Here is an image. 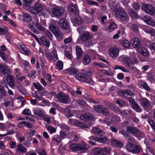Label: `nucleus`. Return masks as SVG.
Masks as SVG:
<instances>
[{
	"label": "nucleus",
	"mask_w": 155,
	"mask_h": 155,
	"mask_svg": "<svg viewBox=\"0 0 155 155\" xmlns=\"http://www.w3.org/2000/svg\"><path fill=\"white\" fill-rule=\"evenodd\" d=\"M92 74L91 72H87V74L80 73L76 74L75 78L79 81L89 83L92 85L94 84V82L90 76Z\"/></svg>",
	"instance_id": "obj_1"
},
{
	"label": "nucleus",
	"mask_w": 155,
	"mask_h": 155,
	"mask_svg": "<svg viewBox=\"0 0 155 155\" xmlns=\"http://www.w3.org/2000/svg\"><path fill=\"white\" fill-rule=\"evenodd\" d=\"M69 148L73 151L76 152L80 151L81 153H84L88 150L86 145L81 144L72 143L70 146Z\"/></svg>",
	"instance_id": "obj_2"
},
{
	"label": "nucleus",
	"mask_w": 155,
	"mask_h": 155,
	"mask_svg": "<svg viewBox=\"0 0 155 155\" xmlns=\"http://www.w3.org/2000/svg\"><path fill=\"white\" fill-rule=\"evenodd\" d=\"M114 13L116 17L123 21H126L128 19L127 14L123 9L116 8L114 10Z\"/></svg>",
	"instance_id": "obj_3"
},
{
	"label": "nucleus",
	"mask_w": 155,
	"mask_h": 155,
	"mask_svg": "<svg viewBox=\"0 0 155 155\" xmlns=\"http://www.w3.org/2000/svg\"><path fill=\"white\" fill-rule=\"evenodd\" d=\"M126 149L128 152L136 154L140 153L142 150V148L140 146L130 143L127 145Z\"/></svg>",
	"instance_id": "obj_4"
},
{
	"label": "nucleus",
	"mask_w": 155,
	"mask_h": 155,
	"mask_svg": "<svg viewBox=\"0 0 155 155\" xmlns=\"http://www.w3.org/2000/svg\"><path fill=\"white\" fill-rule=\"evenodd\" d=\"M94 110L99 114L102 113L104 115L108 117L110 113L108 109L105 106L101 105H97L94 107Z\"/></svg>",
	"instance_id": "obj_5"
},
{
	"label": "nucleus",
	"mask_w": 155,
	"mask_h": 155,
	"mask_svg": "<svg viewBox=\"0 0 155 155\" xmlns=\"http://www.w3.org/2000/svg\"><path fill=\"white\" fill-rule=\"evenodd\" d=\"M50 28L58 41H60L63 39L64 34L62 31L59 30L58 28L52 25H50Z\"/></svg>",
	"instance_id": "obj_6"
},
{
	"label": "nucleus",
	"mask_w": 155,
	"mask_h": 155,
	"mask_svg": "<svg viewBox=\"0 0 155 155\" xmlns=\"http://www.w3.org/2000/svg\"><path fill=\"white\" fill-rule=\"evenodd\" d=\"M141 8L147 14L152 15H155V8L150 4H142L141 5Z\"/></svg>",
	"instance_id": "obj_7"
},
{
	"label": "nucleus",
	"mask_w": 155,
	"mask_h": 155,
	"mask_svg": "<svg viewBox=\"0 0 155 155\" xmlns=\"http://www.w3.org/2000/svg\"><path fill=\"white\" fill-rule=\"evenodd\" d=\"M93 38L92 35L90 32L87 31L84 32L80 36V38L77 39L76 42L78 44H80L81 41L82 42H85Z\"/></svg>",
	"instance_id": "obj_8"
},
{
	"label": "nucleus",
	"mask_w": 155,
	"mask_h": 155,
	"mask_svg": "<svg viewBox=\"0 0 155 155\" xmlns=\"http://www.w3.org/2000/svg\"><path fill=\"white\" fill-rule=\"evenodd\" d=\"M45 56L49 61L51 62H55L58 59L55 49H53L51 53H45Z\"/></svg>",
	"instance_id": "obj_9"
},
{
	"label": "nucleus",
	"mask_w": 155,
	"mask_h": 155,
	"mask_svg": "<svg viewBox=\"0 0 155 155\" xmlns=\"http://www.w3.org/2000/svg\"><path fill=\"white\" fill-rule=\"evenodd\" d=\"M130 105L131 107L137 112H140L141 109L139 105L136 103L135 100L132 97H129L128 98Z\"/></svg>",
	"instance_id": "obj_10"
},
{
	"label": "nucleus",
	"mask_w": 155,
	"mask_h": 155,
	"mask_svg": "<svg viewBox=\"0 0 155 155\" xmlns=\"http://www.w3.org/2000/svg\"><path fill=\"white\" fill-rule=\"evenodd\" d=\"M42 8L41 4L39 2H37L35 3L34 7L31 9L30 11L33 14H36L40 13Z\"/></svg>",
	"instance_id": "obj_11"
},
{
	"label": "nucleus",
	"mask_w": 155,
	"mask_h": 155,
	"mask_svg": "<svg viewBox=\"0 0 155 155\" xmlns=\"http://www.w3.org/2000/svg\"><path fill=\"white\" fill-rule=\"evenodd\" d=\"M57 98L62 103L67 104L69 101V96L66 95L63 93L60 92L57 96Z\"/></svg>",
	"instance_id": "obj_12"
},
{
	"label": "nucleus",
	"mask_w": 155,
	"mask_h": 155,
	"mask_svg": "<svg viewBox=\"0 0 155 155\" xmlns=\"http://www.w3.org/2000/svg\"><path fill=\"white\" fill-rule=\"evenodd\" d=\"M63 8L60 6H57L53 8L52 13L56 17L61 16L63 13Z\"/></svg>",
	"instance_id": "obj_13"
},
{
	"label": "nucleus",
	"mask_w": 155,
	"mask_h": 155,
	"mask_svg": "<svg viewBox=\"0 0 155 155\" xmlns=\"http://www.w3.org/2000/svg\"><path fill=\"white\" fill-rule=\"evenodd\" d=\"M125 65L127 66L128 68L131 70L134 71L136 68L133 66V63L130 59L128 57L124 58L123 60Z\"/></svg>",
	"instance_id": "obj_14"
},
{
	"label": "nucleus",
	"mask_w": 155,
	"mask_h": 155,
	"mask_svg": "<svg viewBox=\"0 0 155 155\" xmlns=\"http://www.w3.org/2000/svg\"><path fill=\"white\" fill-rule=\"evenodd\" d=\"M140 105L144 108H147L150 106V101L146 98L143 97L140 100Z\"/></svg>",
	"instance_id": "obj_15"
},
{
	"label": "nucleus",
	"mask_w": 155,
	"mask_h": 155,
	"mask_svg": "<svg viewBox=\"0 0 155 155\" xmlns=\"http://www.w3.org/2000/svg\"><path fill=\"white\" fill-rule=\"evenodd\" d=\"M59 25L60 27L63 29H67L69 27V25L65 19H61L59 21Z\"/></svg>",
	"instance_id": "obj_16"
},
{
	"label": "nucleus",
	"mask_w": 155,
	"mask_h": 155,
	"mask_svg": "<svg viewBox=\"0 0 155 155\" xmlns=\"http://www.w3.org/2000/svg\"><path fill=\"white\" fill-rule=\"evenodd\" d=\"M109 54L112 58H115L118 55L119 50L116 47L111 48L110 49Z\"/></svg>",
	"instance_id": "obj_17"
},
{
	"label": "nucleus",
	"mask_w": 155,
	"mask_h": 155,
	"mask_svg": "<svg viewBox=\"0 0 155 155\" xmlns=\"http://www.w3.org/2000/svg\"><path fill=\"white\" fill-rule=\"evenodd\" d=\"M18 48L19 49L21 53L25 55H29V52L26 50V48L23 44L22 43L19 44L18 45Z\"/></svg>",
	"instance_id": "obj_18"
},
{
	"label": "nucleus",
	"mask_w": 155,
	"mask_h": 155,
	"mask_svg": "<svg viewBox=\"0 0 155 155\" xmlns=\"http://www.w3.org/2000/svg\"><path fill=\"white\" fill-rule=\"evenodd\" d=\"M93 118L92 115L89 113H87L84 114H82L80 116L81 120L85 121L91 120Z\"/></svg>",
	"instance_id": "obj_19"
},
{
	"label": "nucleus",
	"mask_w": 155,
	"mask_h": 155,
	"mask_svg": "<svg viewBox=\"0 0 155 155\" xmlns=\"http://www.w3.org/2000/svg\"><path fill=\"white\" fill-rule=\"evenodd\" d=\"M0 71L1 73L3 74H10L11 71L7 67L2 64H0Z\"/></svg>",
	"instance_id": "obj_20"
},
{
	"label": "nucleus",
	"mask_w": 155,
	"mask_h": 155,
	"mask_svg": "<svg viewBox=\"0 0 155 155\" xmlns=\"http://www.w3.org/2000/svg\"><path fill=\"white\" fill-rule=\"evenodd\" d=\"M131 42L134 48H139L140 46V41L138 38H135L132 39L131 40Z\"/></svg>",
	"instance_id": "obj_21"
},
{
	"label": "nucleus",
	"mask_w": 155,
	"mask_h": 155,
	"mask_svg": "<svg viewBox=\"0 0 155 155\" xmlns=\"http://www.w3.org/2000/svg\"><path fill=\"white\" fill-rule=\"evenodd\" d=\"M6 80L8 85L12 88H13L15 87L13 77L11 75L7 76Z\"/></svg>",
	"instance_id": "obj_22"
},
{
	"label": "nucleus",
	"mask_w": 155,
	"mask_h": 155,
	"mask_svg": "<svg viewBox=\"0 0 155 155\" xmlns=\"http://www.w3.org/2000/svg\"><path fill=\"white\" fill-rule=\"evenodd\" d=\"M35 21L33 22V24L35 25V26L39 30L44 31L46 29L41 26L39 22L38 18L36 17L35 18Z\"/></svg>",
	"instance_id": "obj_23"
},
{
	"label": "nucleus",
	"mask_w": 155,
	"mask_h": 155,
	"mask_svg": "<svg viewBox=\"0 0 155 155\" xmlns=\"http://www.w3.org/2000/svg\"><path fill=\"white\" fill-rule=\"evenodd\" d=\"M127 131L135 136L137 132L138 131V129L132 126H129L126 128Z\"/></svg>",
	"instance_id": "obj_24"
},
{
	"label": "nucleus",
	"mask_w": 155,
	"mask_h": 155,
	"mask_svg": "<svg viewBox=\"0 0 155 155\" xmlns=\"http://www.w3.org/2000/svg\"><path fill=\"white\" fill-rule=\"evenodd\" d=\"M34 113L35 114L41 117H43L45 115V111L38 107L35 109Z\"/></svg>",
	"instance_id": "obj_25"
},
{
	"label": "nucleus",
	"mask_w": 155,
	"mask_h": 155,
	"mask_svg": "<svg viewBox=\"0 0 155 155\" xmlns=\"http://www.w3.org/2000/svg\"><path fill=\"white\" fill-rule=\"evenodd\" d=\"M72 21L75 26L79 25L81 22V17L78 15H76L73 17Z\"/></svg>",
	"instance_id": "obj_26"
},
{
	"label": "nucleus",
	"mask_w": 155,
	"mask_h": 155,
	"mask_svg": "<svg viewBox=\"0 0 155 155\" xmlns=\"http://www.w3.org/2000/svg\"><path fill=\"white\" fill-rule=\"evenodd\" d=\"M75 49L76 54V58L79 59L81 58L82 56L83 50L82 48L79 46H76Z\"/></svg>",
	"instance_id": "obj_27"
},
{
	"label": "nucleus",
	"mask_w": 155,
	"mask_h": 155,
	"mask_svg": "<svg viewBox=\"0 0 155 155\" xmlns=\"http://www.w3.org/2000/svg\"><path fill=\"white\" fill-rule=\"evenodd\" d=\"M16 151L17 153L20 152L21 153H25L27 151L26 148L24 147L22 144H20L17 146Z\"/></svg>",
	"instance_id": "obj_28"
},
{
	"label": "nucleus",
	"mask_w": 155,
	"mask_h": 155,
	"mask_svg": "<svg viewBox=\"0 0 155 155\" xmlns=\"http://www.w3.org/2000/svg\"><path fill=\"white\" fill-rule=\"evenodd\" d=\"M67 73L69 75H72L77 73L78 72V70L72 67L66 69Z\"/></svg>",
	"instance_id": "obj_29"
},
{
	"label": "nucleus",
	"mask_w": 155,
	"mask_h": 155,
	"mask_svg": "<svg viewBox=\"0 0 155 155\" xmlns=\"http://www.w3.org/2000/svg\"><path fill=\"white\" fill-rule=\"evenodd\" d=\"M92 131L95 134H99L101 136H103L104 134V132L102 130L97 127H93L92 129Z\"/></svg>",
	"instance_id": "obj_30"
},
{
	"label": "nucleus",
	"mask_w": 155,
	"mask_h": 155,
	"mask_svg": "<svg viewBox=\"0 0 155 155\" xmlns=\"http://www.w3.org/2000/svg\"><path fill=\"white\" fill-rule=\"evenodd\" d=\"M91 61V58L88 55L85 54L84 56L82 62L84 65H87L89 64Z\"/></svg>",
	"instance_id": "obj_31"
},
{
	"label": "nucleus",
	"mask_w": 155,
	"mask_h": 155,
	"mask_svg": "<svg viewBox=\"0 0 155 155\" xmlns=\"http://www.w3.org/2000/svg\"><path fill=\"white\" fill-rule=\"evenodd\" d=\"M111 143L112 146L114 147H121L123 145L121 142L115 139H113L112 140Z\"/></svg>",
	"instance_id": "obj_32"
},
{
	"label": "nucleus",
	"mask_w": 155,
	"mask_h": 155,
	"mask_svg": "<svg viewBox=\"0 0 155 155\" xmlns=\"http://www.w3.org/2000/svg\"><path fill=\"white\" fill-rule=\"evenodd\" d=\"M23 16L24 18V20L25 21L29 22L31 20V16L28 13H24Z\"/></svg>",
	"instance_id": "obj_33"
},
{
	"label": "nucleus",
	"mask_w": 155,
	"mask_h": 155,
	"mask_svg": "<svg viewBox=\"0 0 155 155\" xmlns=\"http://www.w3.org/2000/svg\"><path fill=\"white\" fill-rule=\"evenodd\" d=\"M0 94L1 96L2 97L7 95L6 91H5L4 87L0 84Z\"/></svg>",
	"instance_id": "obj_34"
},
{
	"label": "nucleus",
	"mask_w": 155,
	"mask_h": 155,
	"mask_svg": "<svg viewBox=\"0 0 155 155\" xmlns=\"http://www.w3.org/2000/svg\"><path fill=\"white\" fill-rule=\"evenodd\" d=\"M102 155H106L110 153V149L109 148L104 147V148H100Z\"/></svg>",
	"instance_id": "obj_35"
},
{
	"label": "nucleus",
	"mask_w": 155,
	"mask_h": 155,
	"mask_svg": "<svg viewBox=\"0 0 155 155\" xmlns=\"http://www.w3.org/2000/svg\"><path fill=\"white\" fill-rule=\"evenodd\" d=\"M69 9L71 14L74 15L75 12H77V10L75 7L73 5H70L69 6Z\"/></svg>",
	"instance_id": "obj_36"
},
{
	"label": "nucleus",
	"mask_w": 155,
	"mask_h": 155,
	"mask_svg": "<svg viewBox=\"0 0 155 155\" xmlns=\"http://www.w3.org/2000/svg\"><path fill=\"white\" fill-rule=\"evenodd\" d=\"M144 134L143 132H141L138 129V131L137 132L135 136L137 137L139 139L144 137Z\"/></svg>",
	"instance_id": "obj_37"
},
{
	"label": "nucleus",
	"mask_w": 155,
	"mask_h": 155,
	"mask_svg": "<svg viewBox=\"0 0 155 155\" xmlns=\"http://www.w3.org/2000/svg\"><path fill=\"white\" fill-rule=\"evenodd\" d=\"M41 42L44 45L47 47H49V46L50 44L49 42L47 41L46 38L44 37H41Z\"/></svg>",
	"instance_id": "obj_38"
},
{
	"label": "nucleus",
	"mask_w": 155,
	"mask_h": 155,
	"mask_svg": "<svg viewBox=\"0 0 155 155\" xmlns=\"http://www.w3.org/2000/svg\"><path fill=\"white\" fill-rule=\"evenodd\" d=\"M146 32L150 34L152 36H155V29L153 28H151L147 29L145 31Z\"/></svg>",
	"instance_id": "obj_39"
},
{
	"label": "nucleus",
	"mask_w": 155,
	"mask_h": 155,
	"mask_svg": "<svg viewBox=\"0 0 155 155\" xmlns=\"http://www.w3.org/2000/svg\"><path fill=\"white\" fill-rule=\"evenodd\" d=\"M125 137L128 142L127 144H128L129 143L132 144V143L134 141V139L132 138L131 135L129 134H128Z\"/></svg>",
	"instance_id": "obj_40"
},
{
	"label": "nucleus",
	"mask_w": 155,
	"mask_h": 155,
	"mask_svg": "<svg viewBox=\"0 0 155 155\" xmlns=\"http://www.w3.org/2000/svg\"><path fill=\"white\" fill-rule=\"evenodd\" d=\"M33 86L36 89L40 91H42L43 89L42 86L39 83H34Z\"/></svg>",
	"instance_id": "obj_41"
},
{
	"label": "nucleus",
	"mask_w": 155,
	"mask_h": 155,
	"mask_svg": "<svg viewBox=\"0 0 155 155\" xmlns=\"http://www.w3.org/2000/svg\"><path fill=\"white\" fill-rule=\"evenodd\" d=\"M61 144L59 146L58 148V153L61 155H63L64 154L66 150V148L64 147L61 148Z\"/></svg>",
	"instance_id": "obj_42"
},
{
	"label": "nucleus",
	"mask_w": 155,
	"mask_h": 155,
	"mask_svg": "<svg viewBox=\"0 0 155 155\" xmlns=\"http://www.w3.org/2000/svg\"><path fill=\"white\" fill-rule=\"evenodd\" d=\"M121 93L123 94L128 95H132L133 94V93L130 90L123 91L121 92Z\"/></svg>",
	"instance_id": "obj_43"
},
{
	"label": "nucleus",
	"mask_w": 155,
	"mask_h": 155,
	"mask_svg": "<svg viewBox=\"0 0 155 155\" xmlns=\"http://www.w3.org/2000/svg\"><path fill=\"white\" fill-rule=\"evenodd\" d=\"M75 123L78 126H80L82 128L85 129L88 127L86 126L85 124H84L81 122H79L78 120H77L76 121Z\"/></svg>",
	"instance_id": "obj_44"
},
{
	"label": "nucleus",
	"mask_w": 155,
	"mask_h": 155,
	"mask_svg": "<svg viewBox=\"0 0 155 155\" xmlns=\"http://www.w3.org/2000/svg\"><path fill=\"white\" fill-rule=\"evenodd\" d=\"M93 155H102L99 148H96L94 150Z\"/></svg>",
	"instance_id": "obj_45"
},
{
	"label": "nucleus",
	"mask_w": 155,
	"mask_h": 155,
	"mask_svg": "<svg viewBox=\"0 0 155 155\" xmlns=\"http://www.w3.org/2000/svg\"><path fill=\"white\" fill-rule=\"evenodd\" d=\"M56 65L59 69L62 70L63 68V62L61 61H58Z\"/></svg>",
	"instance_id": "obj_46"
},
{
	"label": "nucleus",
	"mask_w": 155,
	"mask_h": 155,
	"mask_svg": "<svg viewBox=\"0 0 155 155\" xmlns=\"http://www.w3.org/2000/svg\"><path fill=\"white\" fill-rule=\"evenodd\" d=\"M131 110H125L123 111H121L120 112V114L121 115H128L130 114L131 113Z\"/></svg>",
	"instance_id": "obj_47"
},
{
	"label": "nucleus",
	"mask_w": 155,
	"mask_h": 155,
	"mask_svg": "<svg viewBox=\"0 0 155 155\" xmlns=\"http://www.w3.org/2000/svg\"><path fill=\"white\" fill-rule=\"evenodd\" d=\"M107 140V138L106 137H98L97 142L101 143H104L106 142Z\"/></svg>",
	"instance_id": "obj_48"
},
{
	"label": "nucleus",
	"mask_w": 155,
	"mask_h": 155,
	"mask_svg": "<svg viewBox=\"0 0 155 155\" xmlns=\"http://www.w3.org/2000/svg\"><path fill=\"white\" fill-rule=\"evenodd\" d=\"M149 123L150 124V126L151 127L152 129L155 130V123L153 120L150 119H149L148 121Z\"/></svg>",
	"instance_id": "obj_49"
},
{
	"label": "nucleus",
	"mask_w": 155,
	"mask_h": 155,
	"mask_svg": "<svg viewBox=\"0 0 155 155\" xmlns=\"http://www.w3.org/2000/svg\"><path fill=\"white\" fill-rule=\"evenodd\" d=\"M117 27L116 25L114 23H111L108 27L109 30H112L115 29Z\"/></svg>",
	"instance_id": "obj_50"
},
{
	"label": "nucleus",
	"mask_w": 155,
	"mask_h": 155,
	"mask_svg": "<svg viewBox=\"0 0 155 155\" xmlns=\"http://www.w3.org/2000/svg\"><path fill=\"white\" fill-rule=\"evenodd\" d=\"M131 29L135 33H137L138 31V28L135 24H132Z\"/></svg>",
	"instance_id": "obj_51"
},
{
	"label": "nucleus",
	"mask_w": 155,
	"mask_h": 155,
	"mask_svg": "<svg viewBox=\"0 0 155 155\" xmlns=\"http://www.w3.org/2000/svg\"><path fill=\"white\" fill-rule=\"evenodd\" d=\"M121 44L126 48H128L130 46L129 42L127 40H124L122 41Z\"/></svg>",
	"instance_id": "obj_52"
},
{
	"label": "nucleus",
	"mask_w": 155,
	"mask_h": 155,
	"mask_svg": "<svg viewBox=\"0 0 155 155\" xmlns=\"http://www.w3.org/2000/svg\"><path fill=\"white\" fill-rule=\"evenodd\" d=\"M45 33L46 36L50 40L52 41V33L49 31H45Z\"/></svg>",
	"instance_id": "obj_53"
},
{
	"label": "nucleus",
	"mask_w": 155,
	"mask_h": 155,
	"mask_svg": "<svg viewBox=\"0 0 155 155\" xmlns=\"http://www.w3.org/2000/svg\"><path fill=\"white\" fill-rule=\"evenodd\" d=\"M107 103L108 104H106V105L109 106L110 108L113 110L116 107V105L109 101H107Z\"/></svg>",
	"instance_id": "obj_54"
},
{
	"label": "nucleus",
	"mask_w": 155,
	"mask_h": 155,
	"mask_svg": "<svg viewBox=\"0 0 155 155\" xmlns=\"http://www.w3.org/2000/svg\"><path fill=\"white\" fill-rule=\"evenodd\" d=\"M53 139L56 142L58 143H60L61 140V138L60 136L55 135L53 138Z\"/></svg>",
	"instance_id": "obj_55"
},
{
	"label": "nucleus",
	"mask_w": 155,
	"mask_h": 155,
	"mask_svg": "<svg viewBox=\"0 0 155 155\" xmlns=\"http://www.w3.org/2000/svg\"><path fill=\"white\" fill-rule=\"evenodd\" d=\"M141 54L144 56H147L148 54V51L147 49L144 48L142 49L140 52Z\"/></svg>",
	"instance_id": "obj_56"
},
{
	"label": "nucleus",
	"mask_w": 155,
	"mask_h": 155,
	"mask_svg": "<svg viewBox=\"0 0 155 155\" xmlns=\"http://www.w3.org/2000/svg\"><path fill=\"white\" fill-rule=\"evenodd\" d=\"M48 130L51 134L55 133L56 131V129L51 126H49L48 128Z\"/></svg>",
	"instance_id": "obj_57"
},
{
	"label": "nucleus",
	"mask_w": 155,
	"mask_h": 155,
	"mask_svg": "<svg viewBox=\"0 0 155 155\" xmlns=\"http://www.w3.org/2000/svg\"><path fill=\"white\" fill-rule=\"evenodd\" d=\"M141 85L147 91H150V88L147 83L145 82H143L141 84Z\"/></svg>",
	"instance_id": "obj_58"
},
{
	"label": "nucleus",
	"mask_w": 155,
	"mask_h": 155,
	"mask_svg": "<svg viewBox=\"0 0 155 155\" xmlns=\"http://www.w3.org/2000/svg\"><path fill=\"white\" fill-rule=\"evenodd\" d=\"M23 4L26 6H29L31 4V0H23Z\"/></svg>",
	"instance_id": "obj_59"
},
{
	"label": "nucleus",
	"mask_w": 155,
	"mask_h": 155,
	"mask_svg": "<svg viewBox=\"0 0 155 155\" xmlns=\"http://www.w3.org/2000/svg\"><path fill=\"white\" fill-rule=\"evenodd\" d=\"M132 7L135 10H137L140 8V4L137 2H134L132 4Z\"/></svg>",
	"instance_id": "obj_60"
},
{
	"label": "nucleus",
	"mask_w": 155,
	"mask_h": 155,
	"mask_svg": "<svg viewBox=\"0 0 155 155\" xmlns=\"http://www.w3.org/2000/svg\"><path fill=\"white\" fill-rule=\"evenodd\" d=\"M7 29L6 28H2L0 27V35H4L7 31Z\"/></svg>",
	"instance_id": "obj_61"
},
{
	"label": "nucleus",
	"mask_w": 155,
	"mask_h": 155,
	"mask_svg": "<svg viewBox=\"0 0 155 155\" xmlns=\"http://www.w3.org/2000/svg\"><path fill=\"white\" fill-rule=\"evenodd\" d=\"M22 114L24 115H29L31 114V111L28 109H25L22 112Z\"/></svg>",
	"instance_id": "obj_62"
},
{
	"label": "nucleus",
	"mask_w": 155,
	"mask_h": 155,
	"mask_svg": "<svg viewBox=\"0 0 155 155\" xmlns=\"http://www.w3.org/2000/svg\"><path fill=\"white\" fill-rule=\"evenodd\" d=\"M116 103L118 104L120 107H123L125 105L124 102L121 100H118L116 101Z\"/></svg>",
	"instance_id": "obj_63"
},
{
	"label": "nucleus",
	"mask_w": 155,
	"mask_h": 155,
	"mask_svg": "<svg viewBox=\"0 0 155 155\" xmlns=\"http://www.w3.org/2000/svg\"><path fill=\"white\" fill-rule=\"evenodd\" d=\"M147 24L152 26H154L155 25V23L151 18H150Z\"/></svg>",
	"instance_id": "obj_64"
}]
</instances>
